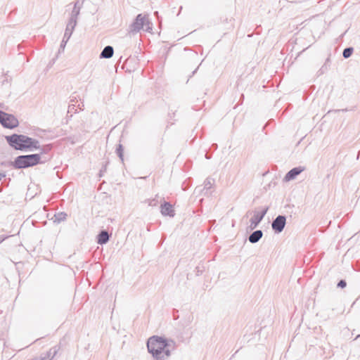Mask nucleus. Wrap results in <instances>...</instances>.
<instances>
[{
	"mask_svg": "<svg viewBox=\"0 0 360 360\" xmlns=\"http://www.w3.org/2000/svg\"><path fill=\"white\" fill-rule=\"evenodd\" d=\"M148 352L155 360H165L176 348L174 340L163 336L153 335L147 340Z\"/></svg>",
	"mask_w": 360,
	"mask_h": 360,
	"instance_id": "f257e3e1",
	"label": "nucleus"
},
{
	"mask_svg": "<svg viewBox=\"0 0 360 360\" xmlns=\"http://www.w3.org/2000/svg\"><path fill=\"white\" fill-rule=\"evenodd\" d=\"M10 147L16 150L34 151L40 148L39 141L24 134H13L5 136Z\"/></svg>",
	"mask_w": 360,
	"mask_h": 360,
	"instance_id": "f03ea898",
	"label": "nucleus"
},
{
	"mask_svg": "<svg viewBox=\"0 0 360 360\" xmlns=\"http://www.w3.org/2000/svg\"><path fill=\"white\" fill-rule=\"evenodd\" d=\"M45 161H40V154L20 155L17 156L13 161L1 162V165L12 167L15 169H22L44 163Z\"/></svg>",
	"mask_w": 360,
	"mask_h": 360,
	"instance_id": "7ed1b4c3",
	"label": "nucleus"
},
{
	"mask_svg": "<svg viewBox=\"0 0 360 360\" xmlns=\"http://www.w3.org/2000/svg\"><path fill=\"white\" fill-rule=\"evenodd\" d=\"M0 123L6 129H14L19 124L18 119L12 114H8L0 110Z\"/></svg>",
	"mask_w": 360,
	"mask_h": 360,
	"instance_id": "20e7f679",
	"label": "nucleus"
},
{
	"mask_svg": "<svg viewBox=\"0 0 360 360\" xmlns=\"http://www.w3.org/2000/svg\"><path fill=\"white\" fill-rule=\"evenodd\" d=\"M146 15H143L142 13H139L136 15L133 22L129 25V32L130 34H136L141 30L143 29L146 21Z\"/></svg>",
	"mask_w": 360,
	"mask_h": 360,
	"instance_id": "39448f33",
	"label": "nucleus"
},
{
	"mask_svg": "<svg viewBox=\"0 0 360 360\" xmlns=\"http://www.w3.org/2000/svg\"><path fill=\"white\" fill-rule=\"evenodd\" d=\"M286 224V217L285 215L277 216L271 223V228L275 233H281Z\"/></svg>",
	"mask_w": 360,
	"mask_h": 360,
	"instance_id": "423d86ee",
	"label": "nucleus"
},
{
	"mask_svg": "<svg viewBox=\"0 0 360 360\" xmlns=\"http://www.w3.org/2000/svg\"><path fill=\"white\" fill-rule=\"evenodd\" d=\"M269 210V207H265L261 212H255L250 219V229H254L259 224Z\"/></svg>",
	"mask_w": 360,
	"mask_h": 360,
	"instance_id": "0eeeda50",
	"label": "nucleus"
},
{
	"mask_svg": "<svg viewBox=\"0 0 360 360\" xmlns=\"http://www.w3.org/2000/svg\"><path fill=\"white\" fill-rule=\"evenodd\" d=\"M75 27V26H73V25L71 26V25H70L69 23L67 24L65 34L63 36V39L60 45V48H59V51H58L59 52H60L61 51H64L66 44H67L68 41L69 40V39L70 38Z\"/></svg>",
	"mask_w": 360,
	"mask_h": 360,
	"instance_id": "6e6552de",
	"label": "nucleus"
},
{
	"mask_svg": "<svg viewBox=\"0 0 360 360\" xmlns=\"http://www.w3.org/2000/svg\"><path fill=\"white\" fill-rule=\"evenodd\" d=\"M160 212L163 216L173 217L175 212L172 204L169 202L164 201L160 205Z\"/></svg>",
	"mask_w": 360,
	"mask_h": 360,
	"instance_id": "1a4fd4ad",
	"label": "nucleus"
},
{
	"mask_svg": "<svg viewBox=\"0 0 360 360\" xmlns=\"http://www.w3.org/2000/svg\"><path fill=\"white\" fill-rule=\"evenodd\" d=\"M303 171L304 167H294L287 172L284 176L283 181L287 182L293 180Z\"/></svg>",
	"mask_w": 360,
	"mask_h": 360,
	"instance_id": "9d476101",
	"label": "nucleus"
},
{
	"mask_svg": "<svg viewBox=\"0 0 360 360\" xmlns=\"http://www.w3.org/2000/svg\"><path fill=\"white\" fill-rule=\"evenodd\" d=\"M78 1L75 4L74 8L70 13V16L68 20L70 25L76 26L77 17L79 15L80 7L77 6Z\"/></svg>",
	"mask_w": 360,
	"mask_h": 360,
	"instance_id": "9b49d317",
	"label": "nucleus"
},
{
	"mask_svg": "<svg viewBox=\"0 0 360 360\" xmlns=\"http://www.w3.org/2000/svg\"><path fill=\"white\" fill-rule=\"evenodd\" d=\"M109 240L110 235L106 230L103 229L98 233L97 236V243L99 245L106 244L109 241Z\"/></svg>",
	"mask_w": 360,
	"mask_h": 360,
	"instance_id": "f8f14e48",
	"label": "nucleus"
},
{
	"mask_svg": "<svg viewBox=\"0 0 360 360\" xmlns=\"http://www.w3.org/2000/svg\"><path fill=\"white\" fill-rule=\"evenodd\" d=\"M263 236V232L262 230H256L253 231L248 237V240L251 243H257Z\"/></svg>",
	"mask_w": 360,
	"mask_h": 360,
	"instance_id": "ddd939ff",
	"label": "nucleus"
},
{
	"mask_svg": "<svg viewBox=\"0 0 360 360\" xmlns=\"http://www.w3.org/2000/svg\"><path fill=\"white\" fill-rule=\"evenodd\" d=\"M114 53L113 47L111 46H106L104 47L101 53H100L101 58H110Z\"/></svg>",
	"mask_w": 360,
	"mask_h": 360,
	"instance_id": "4468645a",
	"label": "nucleus"
},
{
	"mask_svg": "<svg viewBox=\"0 0 360 360\" xmlns=\"http://www.w3.org/2000/svg\"><path fill=\"white\" fill-rule=\"evenodd\" d=\"M67 214L64 212H60L58 213H56L52 218L54 223L59 224L61 221H63L66 219Z\"/></svg>",
	"mask_w": 360,
	"mask_h": 360,
	"instance_id": "2eb2a0df",
	"label": "nucleus"
},
{
	"mask_svg": "<svg viewBox=\"0 0 360 360\" xmlns=\"http://www.w3.org/2000/svg\"><path fill=\"white\" fill-rule=\"evenodd\" d=\"M60 349V346L56 345L51 347L46 354H44L47 357L51 359V360L56 356L58 352Z\"/></svg>",
	"mask_w": 360,
	"mask_h": 360,
	"instance_id": "dca6fc26",
	"label": "nucleus"
},
{
	"mask_svg": "<svg viewBox=\"0 0 360 360\" xmlns=\"http://www.w3.org/2000/svg\"><path fill=\"white\" fill-rule=\"evenodd\" d=\"M115 153L122 162L124 160V146L122 144L119 143L115 150Z\"/></svg>",
	"mask_w": 360,
	"mask_h": 360,
	"instance_id": "f3484780",
	"label": "nucleus"
},
{
	"mask_svg": "<svg viewBox=\"0 0 360 360\" xmlns=\"http://www.w3.org/2000/svg\"><path fill=\"white\" fill-rule=\"evenodd\" d=\"M52 148L53 147H52L51 144H46L42 146H40V148H38L37 150H40L39 154L41 155L49 153L51 150Z\"/></svg>",
	"mask_w": 360,
	"mask_h": 360,
	"instance_id": "a211bd4d",
	"label": "nucleus"
},
{
	"mask_svg": "<svg viewBox=\"0 0 360 360\" xmlns=\"http://www.w3.org/2000/svg\"><path fill=\"white\" fill-rule=\"evenodd\" d=\"M354 52V48L352 46L345 48L342 51V56L344 58H349Z\"/></svg>",
	"mask_w": 360,
	"mask_h": 360,
	"instance_id": "6ab92c4d",
	"label": "nucleus"
},
{
	"mask_svg": "<svg viewBox=\"0 0 360 360\" xmlns=\"http://www.w3.org/2000/svg\"><path fill=\"white\" fill-rule=\"evenodd\" d=\"M192 185V179L191 178L187 179L182 183L181 188L184 191H187Z\"/></svg>",
	"mask_w": 360,
	"mask_h": 360,
	"instance_id": "aec40b11",
	"label": "nucleus"
},
{
	"mask_svg": "<svg viewBox=\"0 0 360 360\" xmlns=\"http://www.w3.org/2000/svg\"><path fill=\"white\" fill-rule=\"evenodd\" d=\"M213 182H214V179H210V178H207L204 182L205 188L210 189L212 187Z\"/></svg>",
	"mask_w": 360,
	"mask_h": 360,
	"instance_id": "412c9836",
	"label": "nucleus"
},
{
	"mask_svg": "<svg viewBox=\"0 0 360 360\" xmlns=\"http://www.w3.org/2000/svg\"><path fill=\"white\" fill-rule=\"evenodd\" d=\"M144 26L146 27L145 30L148 32H150L153 30V24L148 18V16L146 17V21Z\"/></svg>",
	"mask_w": 360,
	"mask_h": 360,
	"instance_id": "4be33fe9",
	"label": "nucleus"
},
{
	"mask_svg": "<svg viewBox=\"0 0 360 360\" xmlns=\"http://www.w3.org/2000/svg\"><path fill=\"white\" fill-rule=\"evenodd\" d=\"M158 202H159L157 198H153L148 200V205L152 207L157 206Z\"/></svg>",
	"mask_w": 360,
	"mask_h": 360,
	"instance_id": "5701e85b",
	"label": "nucleus"
},
{
	"mask_svg": "<svg viewBox=\"0 0 360 360\" xmlns=\"http://www.w3.org/2000/svg\"><path fill=\"white\" fill-rule=\"evenodd\" d=\"M346 285H347V282L345 281V280H343V279L340 280L337 284V287L340 288H344L346 287Z\"/></svg>",
	"mask_w": 360,
	"mask_h": 360,
	"instance_id": "b1692460",
	"label": "nucleus"
},
{
	"mask_svg": "<svg viewBox=\"0 0 360 360\" xmlns=\"http://www.w3.org/2000/svg\"><path fill=\"white\" fill-rule=\"evenodd\" d=\"M106 169H107V164H105V165H103L101 169H100V172H99V176H103V174L104 172H106Z\"/></svg>",
	"mask_w": 360,
	"mask_h": 360,
	"instance_id": "393cba45",
	"label": "nucleus"
},
{
	"mask_svg": "<svg viewBox=\"0 0 360 360\" xmlns=\"http://www.w3.org/2000/svg\"><path fill=\"white\" fill-rule=\"evenodd\" d=\"M218 148V146L217 143H212L211 147H210V149L212 150H216Z\"/></svg>",
	"mask_w": 360,
	"mask_h": 360,
	"instance_id": "a878e982",
	"label": "nucleus"
},
{
	"mask_svg": "<svg viewBox=\"0 0 360 360\" xmlns=\"http://www.w3.org/2000/svg\"><path fill=\"white\" fill-rule=\"evenodd\" d=\"M202 273V270H200V267L199 266H197L196 267V274L197 276H199L200 274H201Z\"/></svg>",
	"mask_w": 360,
	"mask_h": 360,
	"instance_id": "bb28decb",
	"label": "nucleus"
},
{
	"mask_svg": "<svg viewBox=\"0 0 360 360\" xmlns=\"http://www.w3.org/2000/svg\"><path fill=\"white\" fill-rule=\"evenodd\" d=\"M7 238L8 236H0V244Z\"/></svg>",
	"mask_w": 360,
	"mask_h": 360,
	"instance_id": "cd10ccee",
	"label": "nucleus"
},
{
	"mask_svg": "<svg viewBox=\"0 0 360 360\" xmlns=\"http://www.w3.org/2000/svg\"><path fill=\"white\" fill-rule=\"evenodd\" d=\"M198 68H199V66L195 70L193 71L192 75L190 76V77L193 76L196 73Z\"/></svg>",
	"mask_w": 360,
	"mask_h": 360,
	"instance_id": "c85d7f7f",
	"label": "nucleus"
},
{
	"mask_svg": "<svg viewBox=\"0 0 360 360\" xmlns=\"http://www.w3.org/2000/svg\"><path fill=\"white\" fill-rule=\"evenodd\" d=\"M205 158L207 159V160H210L211 158V155H209L208 153H206L205 154Z\"/></svg>",
	"mask_w": 360,
	"mask_h": 360,
	"instance_id": "c756f323",
	"label": "nucleus"
},
{
	"mask_svg": "<svg viewBox=\"0 0 360 360\" xmlns=\"http://www.w3.org/2000/svg\"><path fill=\"white\" fill-rule=\"evenodd\" d=\"M154 15L158 18V19H159V13H158V11H155L154 12Z\"/></svg>",
	"mask_w": 360,
	"mask_h": 360,
	"instance_id": "7c9ffc66",
	"label": "nucleus"
},
{
	"mask_svg": "<svg viewBox=\"0 0 360 360\" xmlns=\"http://www.w3.org/2000/svg\"><path fill=\"white\" fill-rule=\"evenodd\" d=\"M5 176H6V174H3V173H1V172H0V181H1V179H2L3 177H4Z\"/></svg>",
	"mask_w": 360,
	"mask_h": 360,
	"instance_id": "2f4dec72",
	"label": "nucleus"
},
{
	"mask_svg": "<svg viewBox=\"0 0 360 360\" xmlns=\"http://www.w3.org/2000/svg\"><path fill=\"white\" fill-rule=\"evenodd\" d=\"M359 338H360V335H358L356 336V339Z\"/></svg>",
	"mask_w": 360,
	"mask_h": 360,
	"instance_id": "473e14b6",
	"label": "nucleus"
}]
</instances>
